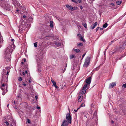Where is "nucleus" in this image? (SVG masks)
I'll list each match as a JSON object with an SVG mask.
<instances>
[{
	"label": "nucleus",
	"instance_id": "obj_43",
	"mask_svg": "<svg viewBox=\"0 0 126 126\" xmlns=\"http://www.w3.org/2000/svg\"><path fill=\"white\" fill-rule=\"evenodd\" d=\"M35 98L36 100H37L38 98V96L37 95H36L35 96Z\"/></svg>",
	"mask_w": 126,
	"mask_h": 126
},
{
	"label": "nucleus",
	"instance_id": "obj_25",
	"mask_svg": "<svg viewBox=\"0 0 126 126\" xmlns=\"http://www.w3.org/2000/svg\"><path fill=\"white\" fill-rule=\"evenodd\" d=\"M77 8H78V7H73V9H72V10H71V11L74 10H75L77 9Z\"/></svg>",
	"mask_w": 126,
	"mask_h": 126
},
{
	"label": "nucleus",
	"instance_id": "obj_50",
	"mask_svg": "<svg viewBox=\"0 0 126 126\" xmlns=\"http://www.w3.org/2000/svg\"><path fill=\"white\" fill-rule=\"evenodd\" d=\"M114 123V121L112 120H111V123L112 124H113Z\"/></svg>",
	"mask_w": 126,
	"mask_h": 126
},
{
	"label": "nucleus",
	"instance_id": "obj_5",
	"mask_svg": "<svg viewBox=\"0 0 126 126\" xmlns=\"http://www.w3.org/2000/svg\"><path fill=\"white\" fill-rule=\"evenodd\" d=\"M90 57H88L86 59L85 62L83 65V66L85 67H87L89 65L90 61Z\"/></svg>",
	"mask_w": 126,
	"mask_h": 126
},
{
	"label": "nucleus",
	"instance_id": "obj_15",
	"mask_svg": "<svg viewBox=\"0 0 126 126\" xmlns=\"http://www.w3.org/2000/svg\"><path fill=\"white\" fill-rule=\"evenodd\" d=\"M55 44L56 45L57 47H59L61 45V44L60 42H56L55 43Z\"/></svg>",
	"mask_w": 126,
	"mask_h": 126
},
{
	"label": "nucleus",
	"instance_id": "obj_30",
	"mask_svg": "<svg viewBox=\"0 0 126 126\" xmlns=\"http://www.w3.org/2000/svg\"><path fill=\"white\" fill-rule=\"evenodd\" d=\"M84 26V27L86 28H87V24L86 23L84 24L83 23L82 24Z\"/></svg>",
	"mask_w": 126,
	"mask_h": 126
},
{
	"label": "nucleus",
	"instance_id": "obj_8",
	"mask_svg": "<svg viewBox=\"0 0 126 126\" xmlns=\"http://www.w3.org/2000/svg\"><path fill=\"white\" fill-rule=\"evenodd\" d=\"M91 77H90L88 78L85 80L87 84H89L91 82Z\"/></svg>",
	"mask_w": 126,
	"mask_h": 126
},
{
	"label": "nucleus",
	"instance_id": "obj_11",
	"mask_svg": "<svg viewBox=\"0 0 126 126\" xmlns=\"http://www.w3.org/2000/svg\"><path fill=\"white\" fill-rule=\"evenodd\" d=\"M116 85V83L115 82H112L110 84L109 88H110L111 87L112 88L113 87Z\"/></svg>",
	"mask_w": 126,
	"mask_h": 126
},
{
	"label": "nucleus",
	"instance_id": "obj_59",
	"mask_svg": "<svg viewBox=\"0 0 126 126\" xmlns=\"http://www.w3.org/2000/svg\"><path fill=\"white\" fill-rule=\"evenodd\" d=\"M79 109H77V110H74V111H75V112H77V110H78Z\"/></svg>",
	"mask_w": 126,
	"mask_h": 126
},
{
	"label": "nucleus",
	"instance_id": "obj_41",
	"mask_svg": "<svg viewBox=\"0 0 126 126\" xmlns=\"http://www.w3.org/2000/svg\"><path fill=\"white\" fill-rule=\"evenodd\" d=\"M114 112H115V113H118V111L117 110H115Z\"/></svg>",
	"mask_w": 126,
	"mask_h": 126
},
{
	"label": "nucleus",
	"instance_id": "obj_16",
	"mask_svg": "<svg viewBox=\"0 0 126 126\" xmlns=\"http://www.w3.org/2000/svg\"><path fill=\"white\" fill-rule=\"evenodd\" d=\"M50 27L52 28L53 27V21H50Z\"/></svg>",
	"mask_w": 126,
	"mask_h": 126
},
{
	"label": "nucleus",
	"instance_id": "obj_33",
	"mask_svg": "<svg viewBox=\"0 0 126 126\" xmlns=\"http://www.w3.org/2000/svg\"><path fill=\"white\" fill-rule=\"evenodd\" d=\"M96 111H95L93 114L94 117L95 116H96Z\"/></svg>",
	"mask_w": 126,
	"mask_h": 126
},
{
	"label": "nucleus",
	"instance_id": "obj_49",
	"mask_svg": "<svg viewBox=\"0 0 126 126\" xmlns=\"http://www.w3.org/2000/svg\"><path fill=\"white\" fill-rule=\"evenodd\" d=\"M23 61L24 62H25L26 61V59H25L24 58L23 59Z\"/></svg>",
	"mask_w": 126,
	"mask_h": 126
},
{
	"label": "nucleus",
	"instance_id": "obj_58",
	"mask_svg": "<svg viewBox=\"0 0 126 126\" xmlns=\"http://www.w3.org/2000/svg\"><path fill=\"white\" fill-rule=\"evenodd\" d=\"M22 74L24 75H25V73L24 72H23L22 73Z\"/></svg>",
	"mask_w": 126,
	"mask_h": 126
},
{
	"label": "nucleus",
	"instance_id": "obj_9",
	"mask_svg": "<svg viewBox=\"0 0 126 126\" xmlns=\"http://www.w3.org/2000/svg\"><path fill=\"white\" fill-rule=\"evenodd\" d=\"M10 5H5L4 6H3V5H2V6L5 9L7 10H9L10 9Z\"/></svg>",
	"mask_w": 126,
	"mask_h": 126
},
{
	"label": "nucleus",
	"instance_id": "obj_63",
	"mask_svg": "<svg viewBox=\"0 0 126 126\" xmlns=\"http://www.w3.org/2000/svg\"><path fill=\"white\" fill-rule=\"evenodd\" d=\"M77 0H75V2H74L76 3H77Z\"/></svg>",
	"mask_w": 126,
	"mask_h": 126
},
{
	"label": "nucleus",
	"instance_id": "obj_39",
	"mask_svg": "<svg viewBox=\"0 0 126 126\" xmlns=\"http://www.w3.org/2000/svg\"><path fill=\"white\" fill-rule=\"evenodd\" d=\"M6 85H5L4 83H3L2 84L1 86L3 87H5Z\"/></svg>",
	"mask_w": 126,
	"mask_h": 126
},
{
	"label": "nucleus",
	"instance_id": "obj_54",
	"mask_svg": "<svg viewBox=\"0 0 126 126\" xmlns=\"http://www.w3.org/2000/svg\"><path fill=\"white\" fill-rule=\"evenodd\" d=\"M51 37V36H50V35H48V36H45V38H46V37Z\"/></svg>",
	"mask_w": 126,
	"mask_h": 126
},
{
	"label": "nucleus",
	"instance_id": "obj_37",
	"mask_svg": "<svg viewBox=\"0 0 126 126\" xmlns=\"http://www.w3.org/2000/svg\"><path fill=\"white\" fill-rule=\"evenodd\" d=\"M22 85H23L25 86H26V84L24 82H23Z\"/></svg>",
	"mask_w": 126,
	"mask_h": 126
},
{
	"label": "nucleus",
	"instance_id": "obj_57",
	"mask_svg": "<svg viewBox=\"0 0 126 126\" xmlns=\"http://www.w3.org/2000/svg\"><path fill=\"white\" fill-rule=\"evenodd\" d=\"M108 47H107V48L106 49H105V51H104V54H105V51H106L107 50V49H108Z\"/></svg>",
	"mask_w": 126,
	"mask_h": 126
},
{
	"label": "nucleus",
	"instance_id": "obj_56",
	"mask_svg": "<svg viewBox=\"0 0 126 126\" xmlns=\"http://www.w3.org/2000/svg\"><path fill=\"white\" fill-rule=\"evenodd\" d=\"M6 75H7V78H8V75H9V73H8V72H7V73L6 74Z\"/></svg>",
	"mask_w": 126,
	"mask_h": 126
},
{
	"label": "nucleus",
	"instance_id": "obj_14",
	"mask_svg": "<svg viewBox=\"0 0 126 126\" xmlns=\"http://www.w3.org/2000/svg\"><path fill=\"white\" fill-rule=\"evenodd\" d=\"M66 7L68 8L70 10H72L73 8V7H72L71 6L69 5L68 4L66 5Z\"/></svg>",
	"mask_w": 126,
	"mask_h": 126
},
{
	"label": "nucleus",
	"instance_id": "obj_35",
	"mask_svg": "<svg viewBox=\"0 0 126 126\" xmlns=\"http://www.w3.org/2000/svg\"><path fill=\"white\" fill-rule=\"evenodd\" d=\"M27 122L28 123H30L31 122L30 120L29 119H27Z\"/></svg>",
	"mask_w": 126,
	"mask_h": 126
},
{
	"label": "nucleus",
	"instance_id": "obj_1",
	"mask_svg": "<svg viewBox=\"0 0 126 126\" xmlns=\"http://www.w3.org/2000/svg\"><path fill=\"white\" fill-rule=\"evenodd\" d=\"M15 47L14 45L12 44L11 45H9L6 49L5 51V58L7 59V62H9L10 61L11 54L15 48Z\"/></svg>",
	"mask_w": 126,
	"mask_h": 126
},
{
	"label": "nucleus",
	"instance_id": "obj_27",
	"mask_svg": "<svg viewBox=\"0 0 126 126\" xmlns=\"http://www.w3.org/2000/svg\"><path fill=\"white\" fill-rule=\"evenodd\" d=\"M37 42L34 43V46L35 47H37Z\"/></svg>",
	"mask_w": 126,
	"mask_h": 126
},
{
	"label": "nucleus",
	"instance_id": "obj_13",
	"mask_svg": "<svg viewBox=\"0 0 126 126\" xmlns=\"http://www.w3.org/2000/svg\"><path fill=\"white\" fill-rule=\"evenodd\" d=\"M83 96L81 95L79 96L78 98V101L79 102H80L83 98Z\"/></svg>",
	"mask_w": 126,
	"mask_h": 126
},
{
	"label": "nucleus",
	"instance_id": "obj_64",
	"mask_svg": "<svg viewBox=\"0 0 126 126\" xmlns=\"http://www.w3.org/2000/svg\"><path fill=\"white\" fill-rule=\"evenodd\" d=\"M21 64H23L24 63L23 62H21Z\"/></svg>",
	"mask_w": 126,
	"mask_h": 126
},
{
	"label": "nucleus",
	"instance_id": "obj_12",
	"mask_svg": "<svg viewBox=\"0 0 126 126\" xmlns=\"http://www.w3.org/2000/svg\"><path fill=\"white\" fill-rule=\"evenodd\" d=\"M5 87V88L4 89H6V91L3 88L1 87L0 88L2 90H3V92H7V86L6 85H6Z\"/></svg>",
	"mask_w": 126,
	"mask_h": 126
},
{
	"label": "nucleus",
	"instance_id": "obj_31",
	"mask_svg": "<svg viewBox=\"0 0 126 126\" xmlns=\"http://www.w3.org/2000/svg\"><path fill=\"white\" fill-rule=\"evenodd\" d=\"M5 0H0V2L2 3H3V2H4L5 1Z\"/></svg>",
	"mask_w": 126,
	"mask_h": 126
},
{
	"label": "nucleus",
	"instance_id": "obj_22",
	"mask_svg": "<svg viewBox=\"0 0 126 126\" xmlns=\"http://www.w3.org/2000/svg\"><path fill=\"white\" fill-rule=\"evenodd\" d=\"M108 26V24L107 23H105L104 24L103 26V28H106Z\"/></svg>",
	"mask_w": 126,
	"mask_h": 126
},
{
	"label": "nucleus",
	"instance_id": "obj_53",
	"mask_svg": "<svg viewBox=\"0 0 126 126\" xmlns=\"http://www.w3.org/2000/svg\"><path fill=\"white\" fill-rule=\"evenodd\" d=\"M26 16L25 15L23 16V17L24 18H26Z\"/></svg>",
	"mask_w": 126,
	"mask_h": 126
},
{
	"label": "nucleus",
	"instance_id": "obj_24",
	"mask_svg": "<svg viewBox=\"0 0 126 126\" xmlns=\"http://www.w3.org/2000/svg\"><path fill=\"white\" fill-rule=\"evenodd\" d=\"M85 106V104H84L83 103H82L80 105V106L78 108V109H79L80 107H83V106Z\"/></svg>",
	"mask_w": 126,
	"mask_h": 126
},
{
	"label": "nucleus",
	"instance_id": "obj_26",
	"mask_svg": "<svg viewBox=\"0 0 126 126\" xmlns=\"http://www.w3.org/2000/svg\"><path fill=\"white\" fill-rule=\"evenodd\" d=\"M18 80L20 81H21L22 80V79L21 77H19L18 78Z\"/></svg>",
	"mask_w": 126,
	"mask_h": 126
},
{
	"label": "nucleus",
	"instance_id": "obj_48",
	"mask_svg": "<svg viewBox=\"0 0 126 126\" xmlns=\"http://www.w3.org/2000/svg\"><path fill=\"white\" fill-rule=\"evenodd\" d=\"M9 68H10V67H7L6 68V69H7V70H9Z\"/></svg>",
	"mask_w": 126,
	"mask_h": 126
},
{
	"label": "nucleus",
	"instance_id": "obj_36",
	"mask_svg": "<svg viewBox=\"0 0 126 126\" xmlns=\"http://www.w3.org/2000/svg\"><path fill=\"white\" fill-rule=\"evenodd\" d=\"M86 52L85 53L83 54L82 56V59L84 57V56L86 54Z\"/></svg>",
	"mask_w": 126,
	"mask_h": 126
},
{
	"label": "nucleus",
	"instance_id": "obj_32",
	"mask_svg": "<svg viewBox=\"0 0 126 126\" xmlns=\"http://www.w3.org/2000/svg\"><path fill=\"white\" fill-rule=\"evenodd\" d=\"M4 80V79L3 78V77H2V78L1 79V81L0 82V83H3Z\"/></svg>",
	"mask_w": 126,
	"mask_h": 126
},
{
	"label": "nucleus",
	"instance_id": "obj_20",
	"mask_svg": "<svg viewBox=\"0 0 126 126\" xmlns=\"http://www.w3.org/2000/svg\"><path fill=\"white\" fill-rule=\"evenodd\" d=\"M80 40L81 41H82L83 42H85V40L83 38L82 36H81V37H80Z\"/></svg>",
	"mask_w": 126,
	"mask_h": 126
},
{
	"label": "nucleus",
	"instance_id": "obj_21",
	"mask_svg": "<svg viewBox=\"0 0 126 126\" xmlns=\"http://www.w3.org/2000/svg\"><path fill=\"white\" fill-rule=\"evenodd\" d=\"M75 58V55H70V58L71 59H72L73 58Z\"/></svg>",
	"mask_w": 126,
	"mask_h": 126
},
{
	"label": "nucleus",
	"instance_id": "obj_62",
	"mask_svg": "<svg viewBox=\"0 0 126 126\" xmlns=\"http://www.w3.org/2000/svg\"><path fill=\"white\" fill-rule=\"evenodd\" d=\"M73 2H75V0H71Z\"/></svg>",
	"mask_w": 126,
	"mask_h": 126
},
{
	"label": "nucleus",
	"instance_id": "obj_19",
	"mask_svg": "<svg viewBox=\"0 0 126 126\" xmlns=\"http://www.w3.org/2000/svg\"><path fill=\"white\" fill-rule=\"evenodd\" d=\"M74 51L77 53L80 52V51L79 49H74Z\"/></svg>",
	"mask_w": 126,
	"mask_h": 126
},
{
	"label": "nucleus",
	"instance_id": "obj_17",
	"mask_svg": "<svg viewBox=\"0 0 126 126\" xmlns=\"http://www.w3.org/2000/svg\"><path fill=\"white\" fill-rule=\"evenodd\" d=\"M77 46L78 47H79L80 46L81 47L83 46V44L80 43H78L77 44Z\"/></svg>",
	"mask_w": 126,
	"mask_h": 126
},
{
	"label": "nucleus",
	"instance_id": "obj_44",
	"mask_svg": "<svg viewBox=\"0 0 126 126\" xmlns=\"http://www.w3.org/2000/svg\"><path fill=\"white\" fill-rule=\"evenodd\" d=\"M95 27L94 26H93V27L91 26V28L92 29H93Z\"/></svg>",
	"mask_w": 126,
	"mask_h": 126
},
{
	"label": "nucleus",
	"instance_id": "obj_51",
	"mask_svg": "<svg viewBox=\"0 0 126 126\" xmlns=\"http://www.w3.org/2000/svg\"><path fill=\"white\" fill-rule=\"evenodd\" d=\"M49 43H50V44H52V45H53L54 44V43L53 42H49Z\"/></svg>",
	"mask_w": 126,
	"mask_h": 126
},
{
	"label": "nucleus",
	"instance_id": "obj_3",
	"mask_svg": "<svg viewBox=\"0 0 126 126\" xmlns=\"http://www.w3.org/2000/svg\"><path fill=\"white\" fill-rule=\"evenodd\" d=\"M22 21L21 22V25L19 26V28H20V30H21V31L22 30L25 29L26 27V25H27V23L24 22V21Z\"/></svg>",
	"mask_w": 126,
	"mask_h": 126
},
{
	"label": "nucleus",
	"instance_id": "obj_29",
	"mask_svg": "<svg viewBox=\"0 0 126 126\" xmlns=\"http://www.w3.org/2000/svg\"><path fill=\"white\" fill-rule=\"evenodd\" d=\"M97 22H96L94 23L93 26H94L95 27L97 25Z\"/></svg>",
	"mask_w": 126,
	"mask_h": 126
},
{
	"label": "nucleus",
	"instance_id": "obj_42",
	"mask_svg": "<svg viewBox=\"0 0 126 126\" xmlns=\"http://www.w3.org/2000/svg\"><path fill=\"white\" fill-rule=\"evenodd\" d=\"M77 36H78L79 37H81V34L80 33L78 34L77 35Z\"/></svg>",
	"mask_w": 126,
	"mask_h": 126
},
{
	"label": "nucleus",
	"instance_id": "obj_7",
	"mask_svg": "<svg viewBox=\"0 0 126 126\" xmlns=\"http://www.w3.org/2000/svg\"><path fill=\"white\" fill-rule=\"evenodd\" d=\"M69 123L65 120H64L62 123L61 126H68Z\"/></svg>",
	"mask_w": 126,
	"mask_h": 126
},
{
	"label": "nucleus",
	"instance_id": "obj_18",
	"mask_svg": "<svg viewBox=\"0 0 126 126\" xmlns=\"http://www.w3.org/2000/svg\"><path fill=\"white\" fill-rule=\"evenodd\" d=\"M122 1H116V3L118 5H120L122 3Z\"/></svg>",
	"mask_w": 126,
	"mask_h": 126
},
{
	"label": "nucleus",
	"instance_id": "obj_55",
	"mask_svg": "<svg viewBox=\"0 0 126 126\" xmlns=\"http://www.w3.org/2000/svg\"><path fill=\"white\" fill-rule=\"evenodd\" d=\"M116 41V40H115V39H114V40H113V41H111V43H112V42H113L114 41Z\"/></svg>",
	"mask_w": 126,
	"mask_h": 126
},
{
	"label": "nucleus",
	"instance_id": "obj_45",
	"mask_svg": "<svg viewBox=\"0 0 126 126\" xmlns=\"http://www.w3.org/2000/svg\"><path fill=\"white\" fill-rule=\"evenodd\" d=\"M36 108L38 110H39L40 109V108L38 106H37Z\"/></svg>",
	"mask_w": 126,
	"mask_h": 126
},
{
	"label": "nucleus",
	"instance_id": "obj_40",
	"mask_svg": "<svg viewBox=\"0 0 126 126\" xmlns=\"http://www.w3.org/2000/svg\"><path fill=\"white\" fill-rule=\"evenodd\" d=\"M5 123L6 124V125L8 126L9 125V123L7 121H6L5 122Z\"/></svg>",
	"mask_w": 126,
	"mask_h": 126
},
{
	"label": "nucleus",
	"instance_id": "obj_28",
	"mask_svg": "<svg viewBox=\"0 0 126 126\" xmlns=\"http://www.w3.org/2000/svg\"><path fill=\"white\" fill-rule=\"evenodd\" d=\"M86 126H91V123H86Z\"/></svg>",
	"mask_w": 126,
	"mask_h": 126
},
{
	"label": "nucleus",
	"instance_id": "obj_6",
	"mask_svg": "<svg viewBox=\"0 0 126 126\" xmlns=\"http://www.w3.org/2000/svg\"><path fill=\"white\" fill-rule=\"evenodd\" d=\"M66 119L69 124H71L72 118L70 113H67V114L66 116Z\"/></svg>",
	"mask_w": 126,
	"mask_h": 126
},
{
	"label": "nucleus",
	"instance_id": "obj_60",
	"mask_svg": "<svg viewBox=\"0 0 126 126\" xmlns=\"http://www.w3.org/2000/svg\"><path fill=\"white\" fill-rule=\"evenodd\" d=\"M17 102H16L15 101H14V103L15 104H16L17 103Z\"/></svg>",
	"mask_w": 126,
	"mask_h": 126
},
{
	"label": "nucleus",
	"instance_id": "obj_10",
	"mask_svg": "<svg viewBox=\"0 0 126 126\" xmlns=\"http://www.w3.org/2000/svg\"><path fill=\"white\" fill-rule=\"evenodd\" d=\"M51 81L53 84L54 86L55 87V88L56 89L58 88V87L56 85L55 81L52 80H51Z\"/></svg>",
	"mask_w": 126,
	"mask_h": 126
},
{
	"label": "nucleus",
	"instance_id": "obj_52",
	"mask_svg": "<svg viewBox=\"0 0 126 126\" xmlns=\"http://www.w3.org/2000/svg\"><path fill=\"white\" fill-rule=\"evenodd\" d=\"M80 8L81 9H82V6H80Z\"/></svg>",
	"mask_w": 126,
	"mask_h": 126
},
{
	"label": "nucleus",
	"instance_id": "obj_23",
	"mask_svg": "<svg viewBox=\"0 0 126 126\" xmlns=\"http://www.w3.org/2000/svg\"><path fill=\"white\" fill-rule=\"evenodd\" d=\"M64 65H65V66H64L65 67L64 68V69L63 70V73H64V71H65L66 69V67H67V64L66 63H64Z\"/></svg>",
	"mask_w": 126,
	"mask_h": 126
},
{
	"label": "nucleus",
	"instance_id": "obj_2",
	"mask_svg": "<svg viewBox=\"0 0 126 126\" xmlns=\"http://www.w3.org/2000/svg\"><path fill=\"white\" fill-rule=\"evenodd\" d=\"M126 43V41H125V42L123 43V45H120L119 46V47L115 48V52L118 51L120 52L124 50L125 49V46H126L125 43Z\"/></svg>",
	"mask_w": 126,
	"mask_h": 126
},
{
	"label": "nucleus",
	"instance_id": "obj_38",
	"mask_svg": "<svg viewBox=\"0 0 126 126\" xmlns=\"http://www.w3.org/2000/svg\"><path fill=\"white\" fill-rule=\"evenodd\" d=\"M28 81L29 83H31V82L32 80L31 78H29Z\"/></svg>",
	"mask_w": 126,
	"mask_h": 126
},
{
	"label": "nucleus",
	"instance_id": "obj_47",
	"mask_svg": "<svg viewBox=\"0 0 126 126\" xmlns=\"http://www.w3.org/2000/svg\"><path fill=\"white\" fill-rule=\"evenodd\" d=\"M110 4L112 5V6H114V4L113 3H110Z\"/></svg>",
	"mask_w": 126,
	"mask_h": 126
},
{
	"label": "nucleus",
	"instance_id": "obj_61",
	"mask_svg": "<svg viewBox=\"0 0 126 126\" xmlns=\"http://www.w3.org/2000/svg\"><path fill=\"white\" fill-rule=\"evenodd\" d=\"M16 13H17V12H18L19 11V10H18V9H17L16 10Z\"/></svg>",
	"mask_w": 126,
	"mask_h": 126
},
{
	"label": "nucleus",
	"instance_id": "obj_46",
	"mask_svg": "<svg viewBox=\"0 0 126 126\" xmlns=\"http://www.w3.org/2000/svg\"><path fill=\"white\" fill-rule=\"evenodd\" d=\"M99 28V27H98L97 28H96V32L98 30V29Z\"/></svg>",
	"mask_w": 126,
	"mask_h": 126
},
{
	"label": "nucleus",
	"instance_id": "obj_4",
	"mask_svg": "<svg viewBox=\"0 0 126 126\" xmlns=\"http://www.w3.org/2000/svg\"><path fill=\"white\" fill-rule=\"evenodd\" d=\"M88 84H85L83 87V88L81 90H80L79 93V94L80 95L81 94H84L86 93V88L87 87Z\"/></svg>",
	"mask_w": 126,
	"mask_h": 126
},
{
	"label": "nucleus",
	"instance_id": "obj_34",
	"mask_svg": "<svg viewBox=\"0 0 126 126\" xmlns=\"http://www.w3.org/2000/svg\"><path fill=\"white\" fill-rule=\"evenodd\" d=\"M122 87H124L125 88H126V83L122 85Z\"/></svg>",
	"mask_w": 126,
	"mask_h": 126
}]
</instances>
